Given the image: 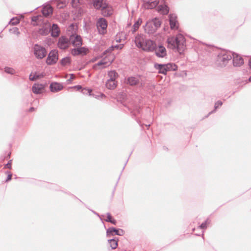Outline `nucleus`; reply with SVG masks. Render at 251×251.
Returning a JSON list of instances; mask_svg holds the SVG:
<instances>
[{"label":"nucleus","mask_w":251,"mask_h":251,"mask_svg":"<svg viewBox=\"0 0 251 251\" xmlns=\"http://www.w3.org/2000/svg\"><path fill=\"white\" fill-rule=\"evenodd\" d=\"M168 47L172 49H176L180 52L185 48V39L181 34H178L176 37H171L167 39Z\"/></svg>","instance_id":"f257e3e1"},{"label":"nucleus","mask_w":251,"mask_h":251,"mask_svg":"<svg viewBox=\"0 0 251 251\" xmlns=\"http://www.w3.org/2000/svg\"><path fill=\"white\" fill-rule=\"evenodd\" d=\"M232 52L230 51H221L217 56V63L221 67H225L232 59Z\"/></svg>","instance_id":"f03ea898"},{"label":"nucleus","mask_w":251,"mask_h":251,"mask_svg":"<svg viewBox=\"0 0 251 251\" xmlns=\"http://www.w3.org/2000/svg\"><path fill=\"white\" fill-rule=\"evenodd\" d=\"M33 52L36 57L39 59L43 58L47 53L46 49L37 44L34 46Z\"/></svg>","instance_id":"7ed1b4c3"},{"label":"nucleus","mask_w":251,"mask_h":251,"mask_svg":"<svg viewBox=\"0 0 251 251\" xmlns=\"http://www.w3.org/2000/svg\"><path fill=\"white\" fill-rule=\"evenodd\" d=\"M96 25L100 34L103 35L106 33L107 27V22L104 18H99L97 22Z\"/></svg>","instance_id":"20e7f679"},{"label":"nucleus","mask_w":251,"mask_h":251,"mask_svg":"<svg viewBox=\"0 0 251 251\" xmlns=\"http://www.w3.org/2000/svg\"><path fill=\"white\" fill-rule=\"evenodd\" d=\"M58 59V54L57 50H51L48 54L46 59V63L49 65H52L55 64Z\"/></svg>","instance_id":"39448f33"},{"label":"nucleus","mask_w":251,"mask_h":251,"mask_svg":"<svg viewBox=\"0 0 251 251\" xmlns=\"http://www.w3.org/2000/svg\"><path fill=\"white\" fill-rule=\"evenodd\" d=\"M156 44L150 39H146L141 49L146 51H154L155 49Z\"/></svg>","instance_id":"423d86ee"},{"label":"nucleus","mask_w":251,"mask_h":251,"mask_svg":"<svg viewBox=\"0 0 251 251\" xmlns=\"http://www.w3.org/2000/svg\"><path fill=\"white\" fill-rule=\"evenodd\" d=\"M69 40L74 47H79L82 45V40L79 35L72 34L70 36Z\"/></svg>","instance_id":"0eeeda50"},{"label":"nucleus","mask_w":251,"mask_h":251,"mask_svg":"<svg viewBox=\"0 0 251 251\" xmlns=\"http://www.w3.org/2000/svg\"><path fill=\"white\" fill-rule=\"evenodd\" d=\"M70 40L66 36H62L58 40L57 46L61 50H65L69 47Z\"/></svg>","instance_id":"6e6552de"},{"label":"nucleus","mask_w":251,"mask_h":251,"mask_svg":"<svg viewBox=\"0 0 251 251\" xmlns=\"http://www.w3.org/2000/svg\"><path fill=\"white\" fill-rule=\"evenodd\" d=\"M124 231L122 229H117L113 227L108 228L106 231L107 236L117 235L122 236L124 234Z\"/></svg>","instance_id":"1a4fd4ad"},{"label":"nucleus","mask_w":251,"mask_h":251,"mask_svg":"<svg viewBox=\"0 0 251 251\" xmlns=\"http://www.w3.org/2000/svg\"><path fill=\"white\" fill-rule=\"evenodd\" d=\"M169 20L170 28L172 29H177L178 24L176 15L175 14H170L169 15Z\"/></svg>","instance_id":"9d476101"},{"label":"nucleus","mask_w":251,"mask_h":251,"mask_svg":"<svg viewBox=\"0 0 251 251\" xmlns=\"http://www.w3.org/2000/svg\"><path fill=\"white\" fill-rule=\"evenodd\" d=\"M93 5L96 10H101L107 6L106 0H93Z\"/></svg>","instance_id":"9b49d317"},{"label":"nucleus","mask_w":251,"mask_h":251,"mask_svg":"<svg viewBox=\"0 0 251 251\" xmlns=\"http://www.w3.org/2000/svg\"><path fill=\"white\" fill-rule=\"evenodd\" d=\"M156 55L158 57L163 58L167 55L166 50L163 46H159L158 47L155 46V49L154 50Z\"/></svg>","instance_id":"f8f14e48"},{"label":"nucleus","mask_w":251,"mask_h":251,"mask_svg":"<svg viewBox=\"0 0 251 251\" xmlns=\"http://www.w3.org/2000/svg\"><path fill=\"white\" fill-rule=\"evenodd\" d=\"M232 58H233V64L234 66H240L244 63L243 58L235 53H232Z\"/></svg>","instance_id":"ddd939ff"},{"label":"nucleus","mask_w":251,"mask_h":251,"mask_svg":"<svg viewBox=\"0 0 251 251\" xmlns=\"http://www.w3.org/2000/svg\"><path fill=\"white\" fill-rule=\"evenodd\" d=\"M63 88L62 84L58 82H52L50 86V89L51 92L55 93L61 90Z\"/></svg>","instance_id":"4468645a"},{"label":"nucleus","mask_w":251,"mask_h":251,"mask_svg":"<svg viewBox=\"0 0 251 251\" xmlns=\"http://www.w3.org/2000/svg\"><path fill=\"white\" fill-rule=\"evenodd\" d=\"M146 40V39H145L144 35L143 34H138L135 37L134 41L136 46L139 48H141Z\"/></svg>","instance_id":"2eb2a0df"},{"label":"nucleus","mask_w":251,"mask_h":251,"mask_svg":"<svg viewBox=\"0 0 251 251\" xmlns=\"http://www.w3.org/2000/svg\"><path fill=\"white\" fill-rule=\"evenodd\" d=\"M144 2V6L148 9H153L158 4L156 0H143Z\"/></svg>","instance_id":"dca6fc26"},{"label":"nucleus","mask_w":251,"mask_h":251,"mask_svg":"<svg viewBox=\"0 0 251 251\" xmlns=\"http://www.w3.org/2000/svg\"><path fill=\"white\" fill-rule=\"evenodd\" d=\"M53 8L52 6L49 4H46L43 6L42 9V13L45 17H48L52 14Z\"/></svg>","instance_id":"f3484780"},{"label":"nucleus","mask_w":251,"mask_h":251,"mask_svg":"<svg viewBox=\"0 0 251 251\" xmlns=\"http://www.w3.org/2000/svg\"><path fill=\"white\" fill-rule=\"evenodd\" d=\"M44 89V85L42 84H34L32 87V91L35 94H41Z\"/></svg>","instance_id":"a211bd4d"},{"label":"nucleus","mask_w":251,"mask_h":251,"mask_svg":"<svg viewBox=\"0 0 251 251\" xmlns=\"http://www.w3.org/2000/svg\"><path fill=\"white\" fill-rule=\"evenodd\" d=\"M145 30L148 34L154 33L157 30L150 21L147 22L145 25Z\"/></svg>","instance_id":"6ab92c4d"},{"label":"nucleus","mask_w":251,"mask_h":251,"mask_svg":"<svg viewBox=\"0 0 251 251\" xmlns=\"http://www.w3.org/2000/svg\"><path fill=\"white\" fill-rule=\"evenodd\" d=\"M154 68L158 70L159 74L166 75L168 71L165 67V64H158L155 63L154 64Z\"/></svg>","instance_id":"aec40b11"},{"label":"nucleus","mask_w":251,"mask_h":251,"mask_svg":"<svg viewBox=\"0 0 251 251\" xmlns=\"http://www.w3.org/2000/svg\"><path fill=\"white\" fill-rule=\"evenodd\" d=\"M101 14L104 17H109L113 13L112 8L107 3V6L105 8L101 9Z\"/></svg>","instance_id":"412c9836"},{"label":"nucleus","mask_w":251,"mask_h":251,"mask_svg":"<svg viewBox=\"0 0 251 251\" xmlns=\"http://www.w3.org/2000/svg\"><path fill=\"white\" fill-rule=\"evenodd\" d=\"M139 82V77L130 76L127 78V83L130 85L133 86L137 84Z\"/></svg>","instance_id":"4be33fe9"},{"label":"nucleus","mask_w":251,"mask_h":251,"mask_svg":"<svg viewBox=\"0 0 251 251\" xmlns=\"http://www.w3.org/2000/svg\"><path fill=\"white\" fill-rule=\"evenodd\" d=\"M59 32L60 30L58 25L56 24H53L51 27V36L53 37H58L59 36Z\"/></svg>","instance_id":"5701e85b"},{"label":"nucleus","mask_w":251,"mask_h":251,"mask_svg":"<svg viewBox=\"0 0 251 251\" xmlns=\"http://www.w3.org/2000/svg\"><path fill=\"white\" fill-rule=\"evenodd\" d=\"M105 85L108 89L110 90H113L116 87L117 83L114 80L111 79H108L106 82Z\"/></svg>","instance_id":"b1692460"},{"label":"nucleus","mask_w":251,"mask_h":251,"mask_svg":"<svg viewBox=\"0 0 251 251\" xmlns=\"http://www.w3.org/2000/svg\"><path fill=\"white\" fill-rule=\"evenodd\" d=\"M158 11L163 15H167L169 13V8L166 5H160L158 6Z\"/></svg>","instance_id":"393cba45"},{"label":"nucleus","mask_w":251,"mask_h":251,"mask_svg":"<svg viewBox=\"0 0 251 251\" xmlns=\"http://www.w3.org/2000/svg\"><path fill=\"white\" fill-rule=\"evenodd\" d=\"M118 239H111L108 240L109 246L111 247V250H114L117 248L118 246Z\"/></svg>","instance_id":"a878e982"},{"label":"nucleus","mask_w":251,"mask_h":251,"mask_svg":"<svg viewBox=\"0 0 251 251\" xmlns=\"http://www.w3.org/2000/svg\"><path fill=\"white\" fill-rule=\"evenodd\" d=\"M77 51L78 52V55H81L83 56L87 54L88 51V50L87 48H85L84 47H81L80 46L77 48Z\"/></svg>","instance_id":"bb28decb"},{"label":"nucleus","mask_w":251,"mask_h":251,"mask_svg":"<svg viewBox=\"0 0 251 251\" xmlns=\"http://www.w3.org/2000/svg\"><path fill=\"white\" fill-rule=\"evenodd\" d=\"M165 67L167 71H174L177 69V66L175 63L165 64Z\"/></svg>","instance_id":"cd10ccee"},{"label":"nucleus","mask_w":251,"mask_h":251,"mask_svg":"<svg viewBox=\"0 0 251 251\" xmlns=\"http://www.w3.org/2000/svg\"><path fill=\"white\" fill-rule=\"evenodd\" d=\"M150 21L152 23L154 27L156 28L157 30L159 27H160L161 25V21L158 18H155Z\"/></svg>","instance_id":"c85d7f7f"},{"label":"nucleus","mask_w":251,"mask_h":251,"mask_svg":"<svg viewBox=\"0 0 251 251\" xmlns=\"http://www.w3.org/2000/svg\"><path fill=\"white\" fill-rule=\"evenodd\" d=\"M108 75L109 77L108 79H111L115 81V79L118 77V75L115 71H111L108 73Z\"/></svg>","instance_id":"c756f323"},{"label":"nucleus","mask_w":251,"mask_h":251,"mask_svg":"<svg viewBox=\"0 0 251 251\" xmlns=\"http://www.w3.org/2000/svg\"><path fill=\"white\" fill-rule=\"evenodd\" d=\"M71 63V60L70 57H64L60 60L61 64L64 66L68 64H70Z\"/></svg>","instance_id":"7c9ffc66"},{"label":"nucleus","mask_w":251,"mask_h":251,"mask_svg":"<svg viewBox=\"0 0 251 251\" xmlns=\"http://www.w3.org/2000/svg\"><path fill=\"white\" fill-rule=\"evenodd\" d=\"M142 22V20L141 18H139L134 24L133 28V32H135L139 27L140 25H141V23Z\"/></svg>","instance_id":"2f4dec72"},{"label":"nucleus","mask_w":251,"mask_h":251,"mask_svg":"<svg viewBox=\"0 0 251 251\" xmlns=\"http://www.w3.org/2000/svg\"><path fill=\"white\" fill-rule=\"evenodd\" d=\"M4 72L6 73L10 74V75H14L16 73L15 70L13 68L8 67H5L4 68Z\"/></svg>","instance_id":"473e14b6"},{"label":"nucleus","mask_w":251,"mask_h":251,"mask_svg":"<svg viewBox=\"0 0 251 251\" xmlns=\"http://www.w3.org/2000/svg\"><path fill=\"white\" fill-rule=\"evenodd\" d=\"M19 22L20 21L19 19H18L17 18H13L10 20L9 22V24L14 25L19 24Z\"/></svg>","instance_id":"72a5a7b5"},{"label":"nucleus","mask_w":251,"mask_h":251,"mask_svg":"<svg viewBox=\"0 0 251 251\" xmlns=\"http://www.w3.org/2000/svg\"><path fill=\"white\" fill-rule=\"evenodd\" d=\"M210 224V221L209 219H207L206 221H205L203 223H202L199 227L201 229H205L207 227V225Z\"/></svg>","instance_id":"f704fd0d"},{"label":"nucleus","mask_w":251,"mask_h":251,"mask_svg":"<svg viewBox=\"0 0 251 251\" xmlns=\"http://www.w3.org/2000/svg\"><path fill=\"white\" fill-rule=\"evenodd\" d=\"M81 93L85 95H88L90 96L91 95L92 90L89 89H87L86 88H82L81 90Z\"/></svg>","instance_id":"c9c22d12"},{"label":"nucleus","mask_w":251,"mask_h":251,"mask_svg":"<svg viewBox=\"0 0 251 251\" xmlns=\"http://www.w3.org/2000/svg\"><path fill=\"white\" fill-rule=\"evenodd\" d=\"M140 107H136L135 109H134L133 111H131V113L132 114V115L134 116H136L137 114L140 113Z\"/></svg>","instance_id":"e433bc0d"},{"label":"nucleus","mask_w":251,"mask_h":251,"mask_svg":"<svg viewBox=\"0 0 251 251\" xmlns=\"http://www.w3.org/2000/svg\"><path fill=\"white\" fill-rule=\"evenodd\" d=\"M223 104V102L221 100H218L216 101L214 105L215 109H216L219 106H221Z\"/></svg>","instance_id":"4c0bfd02"},{"label":"nucleus","mask_w":251,"mask_h":251,"mask_svg":"<svg viewBox=\"0 0 251 251\" xmlns=\"http://www.w3.org/2000/svg\"><path fill=\"white\" fill-rule=\"evenodd\" d=\"M71 3L73 7H76L78 6L79 0H72Z\"/></svg>","instance_id":"58836bf2"},{"label":"nucleus","mask_w":251,"mask_h":251,"mask_svg":"<svg viewBox=\"0 0 251 251\" xmlns=\"http://www.w3.org/2000/svg\"><path fill=\"white\" fill-rule=\"evenodd\" d=\"M77 48H74L72 49L71 50V53L73 56H76L78 55L77 54Z\"/></svg>","instance_id":"ea45409f"},{"label":"nucleus","mask_w":251,"mask_h":251,"mask_svg":"<svg viewBox=\"0 0 251 251\" xmlns=\"http://www.w3.org/2000/svg\"><path fill=\"white\" fill-rule=\"evenodd\" d=\"M107 218L105 219V221L107 222H109L110 220L112 219V216L109 213H107Z\"/></svg>","instance_id":"a19ab883"},{"label":"nucleus","mask_w":251,"mask_h":251,"mask_svg":"<svg viewBox=\"0 0 251 251\" xmlns=\"http://www.w3.org/2000/svg\"><path fill=\"white\" fill-rule=\"evenodd\" d=\"M12 160H9L8 163L5 165L4 168H7L8 169L11 168Z\"/></svg>","instance_id":"79ce46f5"},{"label":"nucleus","mask_w":251,"mask_h":251,"mask_svg":"<svg viewBox=\"0 0 251 251\" xmlns=\"http://www.w3.org/2000/svg\"><path fill=\"white\" fill-rule=\"evenodd\" d=\"M7 173H9L8 176H7V178L6 179V181H8L9 180H10L12 178V174H10V172H7Z\"/></svg>","instance_id":"37998d69"},{"label":"nucleus","mask_w":251,"mask_h":251,"mask_svg":"<svg viewBox=\"0 0 251 251\" xmlns=\"http://www.w3.org/2000/svg\"><path fill=\"white\" fill-rule=\"evenodd\" d=\"M106 64V62H104L103 61H100L98 63H97V64H96V65L100 66L102 65H105Z\"/></svg>","instance_id":"c03bdc74"},{"label":"nucleus","mask_w":251,"mask_h":251,"mask_svg":"<svg viewBox=\"0 0 251 251\" xmlns=\"http://www.w3.org/2000/svg\"><path fill=\"white\" fill-rule=\"evenodd\" d=\"M74 88H76L77 90H82V88L80 85H75L74 87Z\"/></svg>","instance_id":"a18cd8bd"},{"label":"nucleus","mask_w":251,"mask_h":251,"mask_svg":"<svg viewBox=\"0 0 251 251\" xmlns=\"http://www.w3.org/2000/svg\"><path fill=\"white\" fill-rule=\"evenodd\" d=\"M109 223H111V224L116 225L117 224V221L115 219L112 218Z\"/></svg>","instance_id":"49530a36"},{"label":"nucleus","mask_w":251,"mask_h":251,"mask_svg":"<svg viewBox=\"0 0 251 251\" xmlns=\"http://www.w3.org/2000/svg\"><path fill=\"white\" fill-rule=\"evenodd\" d=\"M14 29V33H16V34H19V29L17 28V27H14L13 28Z\"/></svg>","instance_id":"de8ad7c7"},{"label":"nucleus","mask_w":251,"mask_h":251,"mask_svg":"<svg viewBox=\"0 0 251 251\" xmlns=\"http://www.w3.org/2000/svg\"><path fill=\"white\" fill-rule=\"evenodd\" d=\"M31 75H30L29 76V79L31 81H34L36 79V77H35V75H33V76L32 77H31Z\"/></svg>","instance_id":"09e8293b"},{"label":"nucleus","mask_w":251,"mask_h":251,"mask_svg":"<svg viewBox=\"0 0 251 251\" xmlns=\"http://www.w3.org/2000/svg\"><path fill=\"white\" fill-rule=\"evenodd\" d=\"M74 77H75V76H74V74H71V77H70V79L67 80V81L70 82L72 79H73L74 78Z\"/></svg>","instance_id":"8fccbe9b"},{"label":"nucleus","mask_w":251,"mask_h":251,"mask_svg":"<svg viewBox=\"0 0 251 251\" xmlns=\"http://www.w3.org/2000/svg\"><path fill=\"white\" fill-rule=\"evenodd\" d=\"M37 19H38V17L36 16V17H34L32 20L33 21H36V20H37Z\"/></svg>","instance_id":"3c124183"},{"label":"nucleus","mask_w":251,"mask_h":251,"mask_svg":"<svg viewBox=\"0 0 251 251\" xmlns=\"http://www.w3.org/2000/svg\"><path fill=\"white\" fill-rule=\"evenodd\" d=\"M34 110V108L33 107H30L29 109V112H32Z\"/></svg>","instance_id":"603ef678"},{"label":"nucleus","mask_w":251,"mask_h":251,"mask_svg":"<svg viewBox=\"0 0 251 251\" xmlns=\"http://www.w3.org/2000/svg\"><path fill=\"white\" fill-rule=\"evenodd\" d=\"M92 212H93L95 214H96V215H97L99 216V214H98L97 213H96V212H95L94 211L92 210Z\"/></svg>","instance_id":"864d4df0"},{"label":"nucleus","mask_w":251,"mask_h":251,"mask_svg":"<svg viewBox=\"0 0 251 251\" xmlns=\"http://www.w3.org/2000/svg\"><path fill=\"white\" fill-rule=\"evenodd\" d=\"M35 77H36V79L38 78H39V75H35Z\"/></svg>","instance_id":"5fc2aeb1"},{"label":"nucleus","mask_w":251,"mask_h":251,"mask_svg":"<svg viewBox=\"0 0 251 251\" xmlns=\"http://www.w3.org/2000/svg\"><path fill=\"white\" fill-rule=\"evenodd\" d=\"M118 47H119L118 45H116V46H114L115 48H118Z\"/></svg>","instance_id":"6e6d98bb"},{"label":"nucleus","mask_w":251,"mask_h":251,"mask_svg":"<svg viewBox=\"0 0 251 251\" xmlns=\"http://www.w3.org/2000/svg\"><path fill=\"white\" fill-rule=\"evenodd\" d=\"M249 80L251 82V76L249 77Z\"/></svg>","instance_id":"4d7b16f0"},{"label":"nucleus","mask_w":251,"mask_h":251,"mask_svg":"<svg viewBox=\"0 0 251 251\" xmlns=\"http://www.w3.org/2000/svg\"><path fill=\"white\" fill-rule=\"evenodd\" d=\"M213 111H212L211 112H210V113H209V114H210L211 113H213Z\"/></svg>","instance_id":"13d9d810"}]
</instances>
